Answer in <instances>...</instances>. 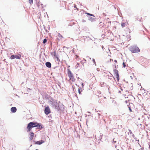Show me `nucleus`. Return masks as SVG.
I'll return each instance as SVG.
<instances>
[{
  "mask_svg": "<svg viewBox=\"0 0 150 150\" xmlns=\"http://www.w3.org/2000/svg\"><path fill=\"white\" fill-rule=\"evenodd\" d=\"M35 142V144L41 145L45 142V141L43 140H40L38 141L34 142Z\"/></svg>",
  "mask_w": 150,
  "mask_h": 150,
  "instance_id": "10",
  "label": "nucleus"
},
{
  "mask_svg": "<svg viewBox=\"0 0 150 150\" xmlns=\"http://www.w3.org/2000/svg\"><path fill=\"white\" fill-rule=\"evenodd\" d=\"M10 59H13L15 58V54L12 55L10 57Z\"/></svg>",
  "mask_w": 150,
  "mask_h": 150,
  "instance_id": "20",
  "label": "nucleus"
},
{
  "mask_svg": "<svg viewBox=\"0 0 150 150\" xmlns=\"http://www.w3.org/2000/svg\"><path fill=\"white\" fill-rule=\"evenodd\" d=\"M111 75H112V76L113 77V78H114V79L115 80V78L114 77V76H113L111 74Z\"/></svg>",
  "mask_w": 150,
  "mask_h": 150,
  "instance_id": "46",
  "label": "nucleus"
},
{
  "mask_svg": "<svg viewBox=\"0 0 150 150\" xmlns=\"http://www.w3.org/2000/svg\"><path fill=\"white\" fill-rule=\"evenodd\" d=\"M104 23H103L102 22H100L99 24L98 25V26L100 28L103 27Z\"/></svg>",
  "mask_w": 150,
  "mask_h": 150,
  "instance_id": "16",
  "label": "nucleus"
},
{
  "mask_svg": "<svg viewBox=\"0 0 150 150\" xmlns=\"http://www.w3.org/2000/svg\"><path fill=\"white\" fill-rule=\"evenodd\" d=\"M17 111V108L15 107H13L11 108V111L12 113H15Z\"/></svg>",
  "mask_w": 150,
  "mask_h": 150,
  "instance_id": "12",
  "label": "nucleus"
},
{
  "mask_svg": "<svg viewBox=\"0 0 150 150\" xmlns=\"http://www.w3.org/2000/svg\"><path fill=\"white\" fill-rule=\"evenodd\" d=\"M130 77L132 79H133V78H132V76H130Z\"/></svg>",
  "mask_w": 150,
  "mask_h": 150,
  "instance_id": "51",
  "label": "nucleus"
},
{
  "mask_svg": "<svg viewBox=\"0 0 150 150\" xmlns=\"http://www.w3.org/2000/svg\"><path fill=\"white\" fill-rule=\"evenodd\" d=\"M149 148L150 149V145H149Z\"/></svg>",
  "mask_w": 150,
  "mask_h": 150,
  "instance_id": "53",
  "label": "nucleus"
},
{
  "mask_svg": "<svg viewBox=\"0 0 150 150\" xmlns=\"http://www.w3.org/2000/svg\"><path fill=\"white\" fill-rule=\"evenodd\" d=\"M76 9H77V11H79V8H76Z\"/></svg>",
  "mask_w": 150,
  "mask_h": 150,
  "instance_id": "52",
  "label": "nucleus"
},
{
  "mask_svg": "<svg viewBox=\"0 0 150 150\" xmlns=\"http://www.w3.org/2000/svg\"><path fill=\"white\" fill-rule=\"evenodd\" d=\"M114 61L115 63H117V60L116 59L114 60Z\"/></svg>",
  "mask_w": 150,
  "mask_h": 150,
  "instance_id": "41",
  "label": "nucleus"
},
{
  "mask_svg": "<svg viewBox=\"0 0 150 150\" xmlns=\"http://www.w3.org/2000/svg\"><path fill=\"white\" fill-rule=\"evenodd\" d=\"M45 64L46 67L48 68H50L51 67V64L49 62H46Z\"/></svg>",
  "mask_w": 150,
  "mask_h": 150,
  "instance_id": "13",
  "label": "nucleus"
},
{
  "mask_svg": "<svg viewBox=\"0 0 150 150\" xmlns=\"http://www.w3.org/2000/svg\"><path fill=\"white\" fill-rule=\"evenodd\" d=\"M141 150H144V147H142L141 149Z\"/></svg>",
  "mask_w": 150,
  "mask_h": 150,
  "instance_id": "36",
  "label": "nucleus"
},
{
  "mask_svg": "<svg viewBox=\"0 0 150 150\" xmlns=\"http://www.w3.org/2000/svg\"><path fill=\"white\" fill-rule=\"evenodd\" d=\"M138 144H139V145L140 146V147H141V145L139 144V143H138Z\"/></svg>",
  "mask_w": 150,
  "mask_h": 150,
  "instance_id": "63",
  "label": "nucleus"
},
{
  "mask_svg": "<svg viewBox=\"0 0 150 150\" xmlns=\"http://www.w3.org/2000/svg\"><path fill=\"white\" fill-rule=\"evenodd\" d=\"M134 138L135 139H137V138L135 137Z\"/></svg>",
  "mask_w": 150,
  "mask_h": 150,
  "instance_id": "57",
  "label": "nucleus"
},
{
  "mask_svg": "<svg viewBox=\"0 0 150 150\" xmlns=\"http://www.w3.org/2000/svg\"><path fill=\"white\" fill-rule=\"evenodd\" d=\"M33 0H29V3L30 4H33Z\"/></svg>",
  "mask_w": 150,
  "mask_h": 150,
  "instance_id": "28",
  "label": "nucleus"
},
{
  "mask_svg": "<svg viewBox=\"0 0 150 150\" xmlns=\"http://www.w3.org/2000/svg\"><path fill=\"white\" fill-rule=\"evenodd\" d=\"M92 61L93 63L95 64V65L96 66V63L95 59H93Z\"/></svg>",
  "mask_w": 150,
  "mask_h": 150,
  "instance_id": "25",
  "label": "nucleus"
},
{
  "mask_svg": "<svg viewBox=\"0 0 150 150\" xmlns=\"http://www.w3.org/2000/svg\"><path fill=\"white\" fill-rule=\"evenodd\" d=\"M121 26H122V28H123V27H125V23H121Z\"/></svg>",
  "mask_w": 150,
  "mask_h": 150,
  "instance_id": "27",
  "label": "nucleus"
},
{
  "mask_svg": "<svg viewBox=\"0 0 150 150\" xmlns=\"http://www.w3.org/2000/svg\"><path fill=\"white\" fill-rule=\"evenodd\" d=\"M15 58L20 59H21V55L20 54H18V55L15 54Z\"/></svg>",
  "mask_w": 150,
  "mask_h": 150,
  "instance_id": "17",
  "label": "nucleus"
},
{
  "mask_svg": "<svg viewBox=\"0 0 150 150\" xmlns=\"http://www.w3.org/2000/svg\"><path fill=\"white\" fill-rule=\"evenodd\" d=\"M113 142L115 143L116 142V141H114V139H113Z\"/></svg>",
  "mask_w": 150,
  "mask_h": 150,
  "instance_id": "35",
  "label": "nucleus"
},
{
  "mask_svg": "<svg viewBox=\"0 0 150 150\" xmlns=\"http://www.w3.org/2000/svg\"><path fill=\"white\" fill-rule=\"evenodd\" d=\"M87 113H88V114H90V113H91V112H87Z\"/></svg>",
  "mask_w": 150,
  "mask_h": 150,
  "instance_id": "49",
  "label": "nucleus"
},
{
  "mask_svg": "<svg viewBox=\"0 0 150 150\" xmlns=\"http://www.w3.org/2000/svg\"><path fill=\"white\" fill-rule=\"evenodd\" d=\"M47 42V40L45 38V39H44L43 42H42V43L43 44H45V43H46Z\"/></svg>",
  "mask_w": 150,
  "mask_h": 150,
  "instance_id": "24",
  "label": "nucleus"
},
{
  "mask_svg": "<svg viewBox=\"0 0 150 150\" xmlns=\"http://www.w3.org/2000/svg\"><path fill=\"white\" fill-rule=\"evenodd\" d=\"M109 23H111V21H110L108 22Z\"/></svg>",
  "mask_w": 150,
  "mask_h": 150,
  "instance_id": "54",
  "label": "nucleus"
},
{
  "mask_svg": "<svg viewBox=\"0 0 150 150\" xmlns=\"http://www.w3.org/2000/svg\"><path fill=\"white\" fill-rule=\"evenodd\" d=\"M85 37L88 38H89V36H85Z\"/></svg>",
  "mask_w": 150,
  "mask_h": 150,
  "instance_id": "55",
  "label": "nucleus"
},
{
  "mask_svg": "<svg viewBox=\"0 0 150 150\" xmlns=\"http://www.w3.org/2000/svg\"><path fill=\"white\" fill-rule=\"evenodd\" d=\"M67 74L69 79H71V78L74 76L73 75L71 71L69 69H67Z\"/></svg>",
  "mask_w": 150,
  "mask_h": 150,
  "instance_id": "9",
  "label": "nucleus"
},
{
  "mask_svg": "<svg viewBox=\"0 0 150 150\" xmlns=\"http://www.w3.org/2000/svg\"><path fill=\"white\" fill-rule=\"evenodd\" d=\"M44 111L46 115H48L51 112L50 109V108L48 106H47L44 109Z\"/></svg>",
  "mask_w": 150,
  "mask_h": 150,
  "instance_id": "7",
  "label": "nucleus"
},
{
  "mask_svg": "<svg viewBox=\"0 0 150 150\" xmlns=\"http://www.w3.org/2000/svg\"><path fill=\"white\" fill-rule=\"evenodd\" d=\"M58 37L61 39V38H63V36L62 35L60 34L59 33H58Z\"/></svg>",
  "mask_w": 150,
  "mask_h": 150,
  "instance_id": "21",
  "label": "nucleus"
},
{
  "mask_svg": "<svg viewBox=\"0 0 150 150\" xmlns=\"http://www.w3.org/2000/svg\"><path fill=\"white\" fill-rule=\"evenodd\" d=\"M107 87H108V91H109V88H110V87H109V86L108 85H107Z\"/></svg>",
  "mask_w": 150,
  "mask_h": 150,
  "instance_id": "39",
  "label": "nucleus"
},
{
  "mask_svg": "<svg viewBox=\"0 0 150 150\" xmlns=\"http://www.w3.org/2000/svg\"><path fill=\"white\" fill-rule=\"evenodd\" d=\"M131 86L130 87V90H132L133 89V85L132 84V83H131Z\"/></svg>",
  "mask_w": 150,
  "mask_h": 150,
  "instance_id": "31",
  "label": "nucleus"
},
{
  "mask_svg": "<svg viewBox=\"0 0 150 150\" xmlns=\"http://www.w3.org/2000/svg\"><path fill=\"white\" fill-rule=\"evenodd\" d=\"M79 63H77V65H79Z\"/></svg>",
  "mask_w": 150,
  "mask_h": 150,
  "instance_id": "56",
  "label": "nucleus"
},
{
  "mask_svg": "<svg viewBox=\"0 0 150 150\" xmlns=\"http://www.w3.org/2000/svg\"><path fill=\"white\" fill-rule=\"evenodd\" d=\"M69 79L70 80H72V81L73 82H74L75 81V79H74V76L73 77L71 78V79Z\"/></svg>",
  "mask_w": 150,
  "mask_h": 150,
  "instance_id": "30",
  "label": "nucleus"
},
{
  "mask_svg": "<svg viewBox=\"0 0 150 150\" xmlns=\"http://www.w3.org/2000/svg\"><path fill=\"white\" fill-rule=\"evenodd\" d=\"M58 107L59 108V109H58V108L57 109L58 112H60L61 111L63 112L65 110L64 107V106L62 104H61L59 105Z\"/></svg>",
  "mask_w": 150,
  "mask_h": 150,
  "instance_id": "4",
  "label": "nucleus"
},
{
  "mask_svg": "<svg viewBox=\"0 0 150 150\" xmlns=\"http://www.w3.org/2000/svg\"><path fill=\"white\" fill-rule=\"evenodd\" d=\"M86 14H87V16H93V17H95V16H94V15L93 14H91V13H87L86 12L85 13Z\"/></svg>",
  "mask_w": 150,
  "mask_h": 150,
  "instance_id": "18",
  "label": "nucleus"
},
{
  "mask_svg": "<svg viewBox=\"0 0 150 150\" xmlns=\"http://www.w3.org/2000/svg\"><path fill=\"white\" fill-rule=\"evenodd\" d=\"M82 22H83V23L85 22H86V21L84 19H83L82 20Z\"/></svg>",
  "mask_w": 150,
  "mask_h": 150,
  "instance_id": "34",
  "label": "nucleus"
},
{
  "mask_svg": "<svg viewBox=\"0 0 150 150\" xmlns=\"http://www.w3.org/2000/svg\"><path fill=\"white\" fill-rule=\"evenodd\" d=\"M129 50L132 53H137L140 51L139 49L136 45H134L129 47Z\"/></svg>",
  "mask_w": 150,
  "mask_h": 150,
  "instance_id": "2",
  "label": "nucleus"
},
{
  "mask_svg": "<svg viewBox=\"0 0 150 150\" xmlns=\"http://www.w3.org/2000/svg\"><path fill=\"white\" fill-rule=\"evenodd\" d=\"M109 19V18H107V21H108Z\"/></svg>",
  "mask_w": 150,
  "mask_h": 150,
  "instance_id": "48",
  "label": "nucleus"
},
{
  "mask_svg": "<svg viewBox=\"0 0 150 150\" xmlns=\"http://www.w3.org/2000/svg\"><path fill=\"white\" fill-rule=\"evenodd\" d=\"M51 55H53L54 57V58L59 55L58 54H56V51H54L53 52H51Z\"/></svg>",
  "mask_w": 150,
  "mask_h": 150,
  "instance_id": "15",
  "label": "nucleus"
},
{
  "mask_svg": "<svg viewBox=\"0 0 150 150\" xmlns=\"http://www.w3.org/2000/svg\"><path fill=\"white\" fill-rule=\"evenodd\" d=\"M122 65H123V67L124 68H125L126 66V62H123L122 63Z\"/></svg>",
  "mask_w": 150,
  "mask_h": 150,
  "instance_id": "29",
  "label": "nucleus"
},
{
  "mask_svg": "<svg viewBox=\"0 0 150 150\" xmlns=\"http://www.w3.org/2000/svg\"><path fill=\"white\" fill-rule=\"evenodd\" d=\"M102 48L103 49V48H104V47L103 46H102Z\"/></svg>",
  "mask_w": 150,
  "mask_h": 150,
  "instance_id": "62",
  "label": "nucleus"
},
{
  "mask_svg": "<svg viewBox=\"0 0 150 150\" xmlns=\"http://www.w3.org/2000/svg\"><path fill=\"white\" fill-rule=\"evenodd\" d=\"M74 8H77L76 5V4H74Z\"/></svg>",
  "mask_w": 150,
  "mask_h": 150,
  "instance_id": "38",
  "label": "nucleus"
},
{
  "mask_svg": "<svg viewBox=\"0 0 150 150\" xmlns=\"http://www.w3.org/2000/svg\"><path fill=\"white\" fill-rule=\"evenodd\" d=\"M55 58H56L57 59V62H59L60 61V60L59 58V55H58L57 56V57H55Z\"/></svg>",
  "mask_w": 150,
  "mask_h": 150,
  "instance_id": "22",
  "label": "nucleus"
},
{
  "mask_svg": "<svg viewBox=\"0 0 150 150\" xmlns=\"http://www.w3.org/2000/svg\"><path fill=\"white\" fill-rule=\"evenodd\" d=\"M83 37H84V36H83ZM81 41H83V40L84 42H85L86 40V39L84 38V37L81 38Z\"/></svg>",
  "mask_w": 150,
  "mask_h": 150,
  "instance_id": "23",
  "label": "nucleus"
},
{
  "mask_svg": "<svg viewBox=\"0 0 150 150\" xmlns=\"http://www.w3.org/2000/svg\"><path fill=\"white\" fill-rule=\"evenodd\" d=\"M87 17L88 18V20L91 22L95 21L96 20V18L92 17L91 16H88Z\"/></svg>",
  "mask_w": 150,
  "mask_h": 150,
  "instance_id": "11",
  "label": "nucleus"
},
{
  "mask_svg": "<svg viewBox=\"0 0 150 150\" xmlns=\"http://www.w3.org/2000/svg\"><path fill=\"white\" fill-rule=\"evenodd\" d=\"M81 86L83 88V86H84V83H81Z\"/></svg>",
  "mask_w": 150,
  "mask_h": 150,
  "instance_id": "33",
  "label": "nucleus"
},
{
  "mask_svg": "<svg viewBox=\"0 0 150 150\" xmlns=\"http://www.w3.org/2000/svg\"><path fill=\"white\" fill-rule=\"evenodd\" d=\"M104 120V122H105V123H106V121H105V119H104V120Z\"/></svg>",
  "mask_w": 150,
  "mask_h": 150,
  "instance_id": "61",
  "label": "nucleus"
},
{
  "mask_svg": "<svg viewBox=\"0 0 150 150\" xmlns=\"http://www.w3.org/2000/svg\"><path fill=\"white\" fill-rule=\"evenodd\" d=\"M118 93H121V91H119V92H118Z\"/></svg>",
  "mask_w": 150,
  "mask_h": 150,
  "instance_id": "47",
  "label": "nucleus"
},
{
  "mask_svg": "<svg viewBox=\"0 0 150 150\" xmlns=\"http://www.w3.org/2000/svg\"><path fill=\"white\" fill-rule=\"evenodd\" d=\"M98 69H99V68H97V70L98 71L99 70H98Z\"/></svg>",
  "mask_w": 150,
  "mask_h": 150,
  "instance_id": "59",
  "label": "nucleus"
},
{
  "mask_svg": "<svg viewBox=\"0 0 150 150\" xmlns=\"http://www.w3.org/2000/svg\"><path fill=\"white\" fill-rule=\"evenodd\" d=\"M29 134V135L30 136L29 139L30 140H32L33 138L34 133L33 132H30Z\"/></svg>",
  "mask_w": 150,
  "mask_h": 150,
  "instance_id": "14",
  "label": "nucleus"
},
{
  "mask_svg": "<svg viewBox=\"0 0 150 150\" xmlns=\"http://www.w3.org/2000/svg\"><path fill=\"white\" fill-rule=\"evenodd\" d=\"M127 106H128V108H129V111L130 112H132V109H131V107L130 106H129L128 105H127Z\"/></svg>",
  "mask_w": 150,
  "mask_h": 150,
  "instance_id": "26",
  "label": "nucleus"
},
{
  "mask_svg": "<svg viewBox=\"0 0 150 150\" xmlns=\"http://www.w3.org/2000/svg\"><path fill=\"white\" fill-rule=\"evenodd\" d=\"M121 91H122L123 90V89L122 88H121Z\"/></svg>",
  "mask_w": 150,
  "mask_h": 150,
  "instance_id": "58",
  "label": "nucleus"
},
{
  "mask_svg": "<svg viewBox=\"0 0 150 150\" xmlns=\"http://www.w3.org/2000/svg\"><path fill=\"white\" fill-rule=\"evenodd\" d=\"M48 29H50V26H49V25H48Z\"/></svg>",
  "mask_w": 150,
  "mask_h": 150,
  "instance_id": "50",
  "label": "nucleus"
},
{
  "mask_svg": "<svg viewBox=\"0 0 150 150\" xmlns=\"http://www.w3.org/2000/svg\"><path fill=\"white\" fill-rule=\"evenodd\" d=\"M132 137L134 138V137H135V136L134 135V134H132Z\"/></svg>",
  "mask_w": 150,
  "mask_h": 150,
  "instance_id": "40",
  "label": "nucleus"
},
{
  "mask_svg": "<svg viewBox=\"0 0 150 150\" xmlns=\"http://www.w3.org/2000/svg\"><path fill=\"white\" fill-rule=\"evenodd\" d=\"M88 147H91V146L94 145V142L91 139H89L88 141L86 143Z\"/></svg>",
  "mask_w": 150,
  "mask_h": 150,
  "instance_id": "5",
  "label": "nucleus"
},
{
  "mask_svg": "<svg viewBox=\"0 0 150 150\" xmlns=\"http://www.w3.org/2000/svg\"><path fill=\"white\" fill-rule=\"evenodd\" d=\"M91 40L92 39H91V38H89V39L88 40Z\"/></svg>",
  "mask_w": 150,
  "mask_h": 150,
  "instance_id": "43",
  "label": "nucleus"
},
{
  "mask_svg": "<svg viewBox=\"0 0 150 150\" xmlns=\"http://www.w3.org/2000/svg\"><path fill=\"white\" fill-rule=\"evenodd\" d=\"M129 133L131 134H133L132 131L130 129H129Z\"/></svg>",
  "mask_w": 150,
  "mask_h": 150,
  "instance_id": "32",
  "label": "nucleus"
},
{
  "mask_svg": "<svg viewBox=\"0 0 150 150\" xmlns=\"http://www.w3.org/2000/svg\"><path fill=\"white\" fill-rule=\"evenodd\" d=\"M64 48H67L66 47H65V46H64L63 47V48L64 49Z\"/></svg>",
  "mask_w": 150,
  "mask_h": 150,
  "instance_id": "45",
  "label": "nucleus"
},
{
  "mask_svg": "<svg viewBox=\"0 0 150 150\" xmlns=\"http://www.w3.org/2000/svg\"><path fill=\"white\" fill-rule=\"evenodd\" d=\"M125 103L126 104H127V103H128V101H127V100H126L125 101Z\"/></svg>",
  "mask_w": 150,
  "mask_h": 150,
  "instance_id": "37",
  "label": "nucleus"
},
{
  "mask_svg": "<svg viewBox=\"0 0 150 150\" xmlns=\"http://www.w3.org/2000/svg\"><path fill=\"white\" fill-rule=\"evenodd\" d=\"M136 141H137V142L138 143H139L138 142H139V139H138V140H136Z\"/></svg>",
  "mask_w": 150,
  "mask_h": 150,
  "instance_id": "42",
  "label": "nucleus"
},
{
  "mask_svg": "<svg viewBox=\"0 0 150 150\" xmlns=\"http://www.w3.org/2000/svg\"><path fill=\"white\" fill-rule=\"evenodd\" d=\"M50 102L52 105V107L54 108L55 109L57 110L58 108L59 109V108L58 107V106L59 104L57 103V100L53 99L52 101H50Z\"/></svg>",
  "mask_w": 150,
  "mask_h": 150,
  "instance_id": "3",
  "label": "nucleus"
},
{
  "mask_svg": "<svg viewBox=\"0 0 150 150\" xmlns=\"http://www.w3.org/2000/svg\"><path fill=\"white\" fill-rule=\"evenodd\" d=\"M57 66L55 67H54V69H55V68H57Z\"/></svg>",
  "mask_w": 150,
  "mask_h": 150,
  "instance_id": "64",
  "label": "nucleus"
},
{
  "mask_svg": "<svg viewBox=\"0 0 150 150\" xmlns=\"http://www.w3.org/2000/svg\"><path fill=\"white\" fill-rule=\"evenodd\" d=\"M36 127L37 129H39L40 130H41L44 128V126L41 123H37Z\"/></svg>",
  "mask_w": 150,
  "mask_h": 150,
  "instance_id": "8",
  "label": "nucleus"
},
{
  "mask_svg": "<svg viewBox=\"0 0 150 150\" xmlns=\"http://www.w3.org/2000/svg\"><path fill=\"white\" fill-rule=\"evenodd\" d=\"M143 90H144V91H146V90H145V89H144V88H143Z\"/></svg>",
  "mask_w": 150,
  "mask_h": 150,
  "instance_id": "60",
  "label": "nucleus"
},
{
  "mask_svg": "<svg viewBox=\"0 0 150 150\" xmlns=\"http://www.w3.org/2000/svg\"><path fill=\"white\" fill-rule=\"evenodd\" d=\"M113 71L114 72V75L115 76L116 78H117V81L119 82L120 79L118 71L116 69H114Z\"/></svg>",
  "mask_w": 150,
  "mask_h": 150,
  "instance_id": "6",
  "label": "nucleus"
},
{
  "mask_svg": "<svg viewBox=\"0 0 150 150\" xmlns=\"http://www.w3.org/2000/svg\"><path fill=\"white\" fill-rule=\"evenodd\" d=\"M37 123V122H31L28 123L27 125V127L28 129L27 131V132H30L32 128L36 127Z\"/></svg>",
  "mask_w": 150,
  "mask_h": 150,
  "instance_id": "1",
  "label": "nucleus"
},
{
  "mask_svg": "<svg viewBox=\"0 0 150 150\" xmlns=\"http://www.w3.org/2000/svg\"><path fill=\"white\" fill-rule=\"evenodd\" d=\"M78 86L79 87L78 90V93L79 94H81V92H82V89L81 88H80V87H79V86Z\"/></svg>",
  "mask_w": 150,
  "mask_h": 150,
  "instance_id": "19",
  "label": "nucleus"
},
{
  "mask_svg": "<svg viewBox=\"0 0 150 150\" xmlns=\"http://www.w3.org/2000/svg\"><path fill=\"white\" fill-rule=\"evenodd\" d=\"M98 114V115L99 116H100V113H98V114Z\"/></svg>",
  "mask_w": 150,
  "mask_h": 150,
  "instance_id": "44",
  "label": "nucleus"
}]
</instances>
